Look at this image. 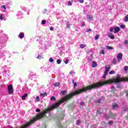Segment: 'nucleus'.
Listing matches in <instances>:
<instances>
[{"label": "nucleus", "mask_w": 128, "mask_h": 128, "mask_svg": "<svg viewBox=\"0 0 128 128\" xmlns=\"http://www.w3.org/2000/svg\"><path fill=\"white\" fill-rule=\"evenodd\" d=\"M44 14H46V12H44Z\"/></svg>", "instance_id": "338daca9"}, {"label": "nucleus", "mask_w": 128, "mask_h": 128, "mask_svg": "<svg viewBox=\"0 0 128 128\" xmlns=\"http://www.w3.org/2000/svg\"><path fill=\"white\" fill-rule=\"evenodd\" d=\"M80 106H84V102H80Z\"/></svg>", "instance_id": "a19ab883"}, {"label": "nucleus", "mask_w": 128, "mask_h": 128, "mask_svg": "<svg viewBox=\"0 0 128 128\" xmlns=\"http://www.w3.org/2000/svg\"><path fill=\"white\" fill-rule=\"evenodd\" d=\"M100 54H104V50H102L100 51Z\"/></svg>", "instance_id": "f704fd0d"}, {"label": "nucleus", "mask_w": 128, "mask_h": 128, "mask_svg": "<svg viewBox=\"0 0 128 128\" xmlns=\"http://www.w3.org/2000/svg\"><path fill=\"white\" fill-rule=\"evenodd\" d=\"M81 26H86V23L84 21L82 22L81 24Z\"/></svg>", "instance_id": "5701e85b"}, {"label": "nucleus", "mask_w": 128, "mask_h": 128, "mask_svg": "<svg viewBox=\"0 0 128 128\" xmlns=\"http://www.w3.org/2000/svg\"><path fill=\"white\" fill-rule=\"evenodd\" d=\"M46 21L44 20H42V24H46Z\"/></svg>", "instance_id": "473e14b6"}, {"label": "nucleus", "mask_w": 128, "mask_h": 128, "mask_svg": "<svg viewBox=\"0 0 128 128\" xmlns=\"http://www.w3.org/2000/svg\"><path fill=\"white\" fill-rule=\"evenodd\" d=\"M78 2H80V4L84 3V0H78Z\"/></svg>", "instance_id": "37998d69"}, {"label": "nucleus", "mask_w": 128, "mask_h": 128, "mask_svg": "<svg viewBox=\"0 0 128 128\" xmlns=\"http://www.w3.org/2000/svg\"><path fill=\"white\" fill-rule=\"evenodd\" d=\"M88 18L90 20H92V15H88Z\"/></svg>", "instance_id": "f8f14e48"}, {"label": "nucleus", "mask_w": 128, "mask_h": 128, "mask_svg": "<svg viewBox=\"0 0 128 128\" xmlns=\"http://www.w3.org/2000/svg\"><path fill=\"white\" fill-rule=\"evenodd\" d=\"M1 8H4V10H6V6L4 5L2 6Z\"/></svg>", "instance_id": "2f4dec72"}, {"label": "nucleus", "mask_w": 128, "mask_h": 128, "mask_svg": "<svg viewBox=\"0 0 128 128\" xmlns=\"http://www.w3.org/2000/svg\"><path fill=\"white\" fill-rule=\"evenodd\" d=\"M113 122H113L112 121L110 120V121L108 122V124H110V125H112V124Z\"/></svg>", "instance_id": "c9c22d12"}, {"label": "nucleus", "mask_w": 128, "mask_h": 128, "mask_svg": "<svg viewBox=\"0 0 128 128\" xmlns=\"http://www.w3.org/2000/svg\"><path fill=\"white\" fill-rule=\"evenodd\" d=\"M60 94H66V90H64L61 91Z\"/></svg>", "instance_id": "f3484780"}, {"label": "nucleus", "mask_w": 128, "mask_h": 128, "mask_svg": "<svg viewBox=\"0 0 128 128\" xmlns=\"http://www.w3.org/2000/svg\"><path fill=\"white\" fill-rule=\"evenodd\" d=\"M110 67H106L105 68V72H104L106 73V74H108V72H110Z\"/></svg>", "instance_id": "0eeeda50"}, {"label": "nucleus", "mask_w": 128, "mask_h": 128, "mask_svg": "<svg viewBox=\"0 0 128 128\" xmlns=\"http://www.w3.org/2000/svg\"><path fill=\"white\" fill-rule=\"evenodd\" d=\"M92 32V29H88V30H86V32Z\"/></svg>", "instance_id": "49530a36"}, {"label": "nucleus", "mask_w": 128, "mask_h": 128, "mask_svg": "<svg viewBox=\"0 0 128 128\" xmlns=\"http://www.w3.org/2000/svg\"><path fill=\"white\" fill-rule=\"evenodd\" d=\"M60 82H56L54 84V86H60Z\"/></svg>", "instance_id": "ddd939ff"}, {"label": "nucleus", "mask_w": 128, "mask_h": 128, "mask_svg": "<svg viewBox=\"0 0 128 128\" xmlns=\"http://www.w3.org/2000/svg\"><path fill=\"white\" fill-rule=\"evenodd\" d=\"M80 120H77L76 121L77 126H80Z\"/></svg>", "instance_id": "bb28decb"}, {"label": "nucleus", "mask_w": 128, "mask_h": 128, "mask_svg": "<svg viewBox=\"0 0 128 128\" xmlns=\"http://www.w3.org/2000/svg\"><path fill=\"white\" fill-rule=\"evenodd\" d=\"M68 6H72V3L70 1H69L68 2Z\"/></svg>", "instance_id": "cd10ccee"}, {"label": "nucleus", "mask_w": 128, "mask_h": 128, "mask_svg": "<svg viewBox=\"0 0 128 128\" xmlns=\"http://www.w3.org/2000/svg\"><path fill=\"white\" fill-rule=\"evenodd\" d=\"M116 114H112L111 116H113V118H114V116H116Z\"/></svg>", "instance_id": "79ce46f5"}, {"label": "nucleus", "mask_w": 128, "mask_h": 128, "mask_svg": "<svg viewBox=\"0 0 128 128\" xmlns=\"http://www.w3.org/2000/svg\"><path fill=\"white\" fill-rule=\"evenodd\" d=\"M0 20H4V14H0Z\"/></svg>", "instance_id": "a878e982"}, {"label": "nucleus", "mask_w": 128, "mask_h": 128, "mask_svg": "<svg viewBox=\"0 0 128 128\" xmlns=\"http://www.w3.org/2000/svg\"><path fill=\"white\" fill-rule=\"evenodd\" d=\"M124 44H128V40H125Z\"/></svg>", "instance_id": "09e8293b"}, {"label": "nucleus", "mask_w": 128, "mask_h": 128, "mask_svg": "<svg viewBox=\"0 0 128 128\" xmlns=\"http://www.w3.org/2000/svg\"><path fill=\"white\" fill-rule=\"evenodd\" d=\"M56 62L57 64H60L62 62V60H56Z\"/></svg>", "instance_id": "6ab92c4d"}, {"label": "nucleus", "mask_w": 128, "mask_h": 128, "mask_svg": "<svg viewBox=\"0 0 128 128\" xmlns=\"http://www.w3.org/2000/svg\"><path fill=\"white\" fill-rule=\"evenodd\" d=\"M36 42H38V40H36Z\"/></svg>", "instance_id": "0e129e2a"}, {"label": "nucleus", "mask_w": 128, "mask_h": 128, "mask_svg": "<svg viewBox=\"0 0 128 128\" xmlns=\"http://www.w3.org/2000/svg\"><path fill=\"white\" fill-rule=\"evenodd\" d=\"M124 70H126V71L128 70V66H126L124 68Z\"/></svg>", "instance_id": "4c0bfd02"}, {"label": "nucleus", "mask_w": 128, "mask_h": 128, "mask_svg": "<svg viewBox=\"0 0 128 128\" xmlns=\"http://www.w3.org/2000/svg\"><path fill=\"white\" fill-rule=\"evenodd\" d=\"M47 94H48V93L45 92L44 93L40 94V96H42V98H44V96H47Z\"/></svg>", "instance_id": "1a4fd4ad"}, {"label": "nucleus", "mask_w": 128, "mask_h": 128, "mask_svg": "<svg viewBox=\"0 0 128 128\" xmlns=\"http://www.w3.org/2000/svg\"><path fill=\"white\" fill-rule=\"evenodd\" d=\"M64 62L66 64H68V60H65Z\"/></svg>", "instance_id": "393cba45"}, {"label": "nucleus", "mask_w": 128, "mask_h": 128, "mask_svg": "<svg viewBox=\"0 0 128 128\" xmlns=\"http://www.w3.org/2000/svg\"><path fill=\"white\" fill-rule=\"evenodd\" d=\"M126 96L128 98V90H126Z\"/></svg>", "instance_id": "de8ad7c7"}, {"label": "nucleus", "mask_w": 128, "mask_h": 128, "mask_svg": "<svg viewBox=\"0 0 128 128\" xmlns=\"http://www.w3.org/2000/svg\"><path fill=\"white\" fill-rule=\"evenodd\" d=\"M110 32H114V34H118L120 32V27L116 26L114 28H111L110 29Z\"/></svg>", "instance_id": "f03ea898"}, {"label": "nucleus", "mask_w": 128, "mask_h": 128, "mask_svg": "<svg viewBox=\"0 0 128 128\" xmlns=\"http://www.w3.org/2000/svg\"><path fill=\"white\" fill-rule=\"evenodd\" d=\"M42 128H46V125H43Z\"/></svg>", "instance_id": "6e6d98bb"}, {"label": "nucleus", "mask_w": 128, "mask_h": 128, "mask_svg": "<svg viewBox=\"0 0 128 128\" xmlns=\"http://www.w3.org/2000/svg\"><path fill=\"white\" fill-rule=\"evenodd\" d=\"M112 108L113 110H116V108H118V106L116 103H114L112 105Z\"/></svg>", "instance_id": "39448f33"}, {"label": "nucleus", "mask_w": 128, "mask_h": 128, "mask_svg": "<svg viewBox=\"0 0 128 128\" xmlns=\"http://www.w3.org/2000/svg\"><path fill=\"white\" fill-rule=\"evenodd\" d=\"M50 30H54V27L50 28Z\"/></svg>", "instance_id": "8fccbe9b"}, {"label": "nucleus", "mask_w": 128, "mask_h": 128, "mask_svg": "<svg viewBox=\"0 0 128 128\" xmlns=\"http://www.w3.org/2000/svg\"><path fill=\"white\" fill-rule=\"evenodd\" d=\"M112 64H116V59L114 58V59L113 60Z\"/></svg>", "instance_id": "b1692460"}, {"label": "nucleus", "mask_w": 128, "mask_h": 128, "mask_svg": "<svg viewBox=\"0 0 128 128\" xmlns=\"http://www.w3.org/2000/svg\"><path fill=\"white\" fill-rule=\"evenodd\" d=\"M99 38H100V36L98 35H96L95 37L96 40H98Z\"/></svg>", "instance_id": "c85d7f7f"}, {"label": "nucleus", "mask_w": 128, "mask_h": 128, "mask_svg": "<svg viewBox=\"0 0 128 128\" xmlns=\"http://www.w3.org/2000/svg\"><path fill=\"white\" fill-rule=\"evenodd\" d=\"M106 74H106L105 72L104 73V76H103V78H105L106 77Z\"/></svg>", "instance_id": "58836bf2"}, {"label": "nucleus", "mask_w": 128, "mask_h": 128, "mask_svg": "<svg viewBox=\"0 0 128 128\" xmlns=\"http://www.w3.org/2000/svg\"><path fill=\"white\" fill-rule=\"evenodd\" d=\"M73 84L74 86V88H76V86H78V84L76 82Z\"/></svg>", "instance_id": "ea45409f"}, {"label": "nucleus", "mask_w": 128, "mask_h": 128, "mask_svg": "<svg viewBox=\"0 0 128 128\" xmlns=\"http://www.w3.org/2000/svg\"><path fill=\"white\" fill-rule=\"evenodd\" d=\"M29 76H32V74H30Z\"/></svg>", "instance_id": "bf43d9fd"}, {"label": "nucleus", "mask_w": 128, "mask_h": 128, "mask_svg": "<svg viewBox=\"0 0 128 128\" xmlns=\"http://www.w3.org/2000/svg\"><path fill=\"white\" fill-rule=\"evenodd\" d=\"M117 58L118 59V62H120V60H122V53H119L117 55Z\"/></svg>", "instance_id": "20e7f679"}, {"label": "nucleus", "mask_w": 128, "mask_h": 128, "mask_svg": "<svg viewBox=\"0 0 128 128\" xmlns=\"http://www.w3.org/2000/svg\"><path fill=\"white\" fill-rule=\"evenodd\" d=\"M124 22H128V15H126L125 16L124 20Z\"/></svg>", "instance_id": "a211bd4d"}, {"label": "nucleus", "mask_w": 128, "mask_h": 128, "mask_svg": "<svg viewBox=\"0 0 128 128\" xmlns=\"http://www.w3.org/2000/svg\"><path fill=\"white\" fill-rule=\"evenodd\" d=\"M116 74V72H114V70H111L110 72V74Z\"/></svg>", "instance_id": "aec40b11"}, {"label": "nucleus", "mask_w": 128, "mask_h": 128, "mask_svg": "<svg viewBox=\"0 0 128 128\" xmlns=\"http://www.w3.org/2000/svg\"><path fill=\"white\" fill-rule=\"evenodd\" d=\"M49 62H54V59H52V58H50V59L49 60Z\"/></svg>", "instance_id": "c756f323"}, {"label": "nucleus", "mask_w": 128, "mask_h": 128, "mask_svg": "<svg viewBox=\"0 0 128 128\" xmlns=\"http://www.w3.org/2000/svg\"><path fill=\"white\" fill-rule=\"evenodd\" d=\"M112 90H114V86H112Z\"/></svg>", "instance_id": "4d7b16f0"}, {"label": "nucleus", "mask_w": 128, "mask_h": 128, "mask_svg": "<svg viewBox=\"0 0 128 128\" xmlns=\"http://www.w3.org/2000/svg\"><path fill=\"white\" fill-rule=\"evenodd\" d=\"M44 10H45V12H46V9H45Z\"/></svg>", "instance_id": "e2e57ef3"}, {"label": "nucleus", "mask_w": 128, "mask_h": 128, "mask_svg": "<svg viewBox=\"0 0 128 128\" xmlns=\"http://www.w3.org/2000/svg\"><path fill=\"white\" fill-rule=\"evenodd\" d=\"M112 82L118 84L117 88H122V86L120 84V82H128V78H120V75L118 74L116 78L113 79Z\"/></svg>", "instance_id": "f257e3e1"}, {"label": "nucleus", "mask_w": 128, "mask_h": 128, "mask_svg": "<svg viewBox=\"0 0 128 128\" xmlns=\"http://www.w3.org/2000/svg\"><path fill=\"white\" fill-rule=\"evenodd\" d=\"M18 36H20V38H24V34L23 32H20L18 35Z\"/></svg>", "instance_id": "6e6552de"}, {"label": "nucleus", "mask_w": 128, "mask_h": 128, "mask_svg": "<svg viewBox=\"0 0 128 128\" xmlns=\"http://www.w3.org/2000/svg\"><path fill=\"white\" fill-rule=\"evenodd\" d=\"M97 102H102V100L99 99Z\"/></svg>", "instance_id": "603ef678"}, {"label": "nucleus", "mask_w": 128, "mask_h": 128, "mask_svg": "<svg viewBox=\"0 0 128 128\" xmlns=\"http://www.w3.org/2000/svg\"><path fill=\"white\" fill-rule=\"evenodd\" d=\"M66 26H67V28H70V23L68 22L67 24H66Z\"/></svg>", "instance_id": "7c9ffc66"}, {"label": "nucleus", "mask_w": 128, "mask_h": 128, "mask_svg": "<svg viewBox=\"0 0 128 128\" xmlns=\"http://www.w3.org/2000/svg\"><path fill=\"white\" fill-rule=\"evenodd\" d=\"M103 122V124H106V122Z\"/></svg>", "instance_id": "680f3d73"}, {"label": "nucleus", "mask_w": 128, "mask_h": 128, "mask_svg": "<svg viewBox=\"0 0 128 128\" xmlns=\"http://www.w3.org/2000/svg\"><path fill=\"white\" fill-rule=\"evenodd\" d=\"M40 58V56L38 55V56L37 57V58Z\"/></svg>", "instance_id": "5fc2aeb1"}, {"label": "nucleus", "mask_w": 128, "mask_h": 128, "mask_svg": "<svg viewBox=\"0 0 128 128\" xmlns=\"http://www.w3.org/2000/svg\"><path fill=\"white\" fill-rule=\"evenodd\" d=\"M72 82L73 84H74V82H74V80H72Z\"/></svg>", "instance_id": "864d4df0"}, {"label": "nucleus", "mask_w": 128, "mask_h": 128, "mask_svg": "<svg viewBox=\"0 0 128 128\" xmlns=\"http://www.w3.org/2000/svg\"><path fill=\"white\" fill-rule=\"evenodd\" d=\"M108 37L110 38H111V40H114V35H112V34H110L108 35Z\"/></svg>", "instance_id": "9b49d317"}, {"label": "nucleus", "mask_w": 128, "mask_h": 128, "mask_svg": "<svg viewBox=\"0 0 128 128\" xmlns=\"http://www.w3.org/2000/svg\"><path fill=\"white\" fill-rule=\"evenodd\" d=\"M86 46L84 44H81L80 45V48H86Z\"/></svg>", "instance_id": "4468645a"}, {"label": "nucleus", "mask_w": 128, "mask_h": 128, "mask_svg": "<svg viewBox=\"0 0 128 128\" xmlns=\"http://www.w3.org/2000/svg\"><path fill=\"white\" fill-rule=\"evenodd\" d=\"M28 96V94H25L24 96H22V98L23 100H26V98Z\"/></svg>", "instance_id": "9d476101"}, {"label": "nucleus", "mask_w": 128, "mask_h": 128, "mask_svg": "<svg viewBox=\"0 0 128 128\" xmlns=\"http://www.w3.org/2000/svg\"><path fill=\"white\" fill-rule=\"evenodd\" d=\"M98 66V64L96 62H93L92 64V68H96Z\"/></svg>", "instance_id": "423d86ee"}, {"label": "nucleus", "mask_w": 128, "mask_h": 128, "mask_svg": "<svg viewBox=\"0 0 128 128\" xmlns=\"http://www.w3.org/2000/svg\"><path fill=\"white\" fill-rule=\"evenodd\" d=\"M62 120H64V117H62Z\"/></svg>", "instance_id": "052dcab7"}, {"label": "nucleus", "mask_w": 128, "mask_h": 128, "mask_svg": "<svg viewBox=\"0 0 128 128\" xmlns=\"http://www.w3.org/2000/svg\"><path fill=\"white\" fill-rule=\"evenodd\" d=\"M44 72H48V68H45L44 69Z\"/></svg>", "instance_id": "e433bc0d"}, {"label": "nucleus", "mask_w": 128, "mask_h": 128, "mask_svg": "<svg viewBox=\"0 0 128 128\" xmlns=\"http://www.w3.org/2000/svg\"><path fill=\"white\" fill-rule=\"evenodd\" d=\"M100 112L98 111H97V114H100Z\"/></svg>", "instance_id": "13d9d810"}, {"label": "nucleus", "mask_w": 128, "mask_h": 128, "mask_svg": "<svg viewBox=\"0 0 128 128\" xmlns=\"http://www.w3.org/2000/svg\"><path fill=\"white\" fill-rule=\"evenodd\" d=\"M120 28L122 29L126 28V26L124 24H121L120 25Z\"/></svg>", "instance_id": "412c9836"}, {"label": "nucleus", "mask_w": 128, "mask_h": 128, "mask_svg": "<svg viewBox=\"0 0 128 128\" xmlns=\"http://www.w3.org/2000/svg\"><path fill=\"white\" fill-rule=\"evenodd\" d=\"M70 74H74V72L70 71Z\"/></svg>", "instance_id": "3c124183"}, {"label": "nucleus", "mask_w": 128, "mask_h": 128, "mask_svg": "<svg viewBox=\"0 0 128 128\" xmlns=\"http://www.w3.org/2000/svg\"><path fill=\"white\" fill-rule=\"evenodd\" d=\"M36 112H40V110L38 109V108H37L36 110Z\"/></svg>", "instance_id": "a18cd8bd"}, {"label": "nucleus", "mask_w": 128, "mask_h": 128, "mask_svg": "<svg viewBox=\"0 0 128 128\" xmlns=\"http://www.w3.org/2000/svg\"><path fill=\"white\" fill-rule=\"evenodd\" d=\"M36 100L37 102H40V97L38 96L36 97Z\"/></svg>", "instance_id": "72a5a7b5"}, {"label": "nucleus", "mask_w": 128, "mask_h": 128, "mask_svg": "<svg viewBox=\"0 0 128 128\" xmlns=\"http://www.w3.org/2000/svg\"><path fill=\"white\" fill-rule=\"evenodd\" d=\"M27 14H30V12H28Z\"/></svg>", "instance_id": "69168bd1"}, {"label": "nucleus", "mask_w": 128, "mask_h": 128, "mask_svg": "<svg viewBox=\"0 0 128 128\" xmlns=\"http://www.w3.org/2000/svg\"><path fill=\"white\" fill-rule=\"evenodd\" d=\"M50 100H56V97L54 96H52L51 98H50Z\"/></svg>", "instance_id": "4be33fe9"}, {"label": "nucleus", "mask_w": 128, "mask_h": 128, "mask_svg": "<svg viewBox=\"0 0 128 128\" xmlns=\"http://www.w3.org/2000/svg\"><path fill=\"white\" fill-rule=\"evenodd\" d=\"M106 47L108 50H114V47L110 46H106Z\"/></svg>", "instance_id": "dca6fc26"}, {"label": "nucleus", "mask_w": 128, "mask_h": 128, "mask_svg": "<svg viewBox=\"0 0 128 128\" xmlns=\"http://www.w3.org/2000/svg\"><path fill=\"white\" fill-rule=\"evenodd\" d=\"M8 92L10 94H14V88H12V85L10 84L8 86Z\"/></svg>", "instance_id": "7ed1b4c3"}, {"label": "nucleus", "mask_w": 128, "mask_h": 128, "mask_svg": "<svg viewBox=\"0 0 128 128\" xmlns=\"http://www.w3.org/2000/svg\"><path fill=\"white\" fill-rule=\"evenodd\" d=\"M58 128H66V127L64 126H62V124H58Z\"/></svg>", "instance_id": "2eb2a0df"}, {"label": "nucleus", "mask_w": 128, "mask_h": 128, "mask_svg": "<svg viewBox=\"0 0 128 128\" xmlns=\"http://www.w3.org/2000/svg\"><path fill=\"white\" fill-rule=\"evenodd\" d=\"M22 14L19 11L18 12V16H22Z\"/></svg>", "instance_id": "c03bdc74"}]
</instances>
